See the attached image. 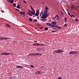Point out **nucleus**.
Returning <instances> with one entry per match:
<instances>
[{
  "mask_svg": "<svg viewBox=\"0 0 79 79\" xmlns=\"http://www.w3.org/2000/svg\"><path fill=\"white\" fill-rule=\"evenodd\" d=\"M39 10H37V12L35 14V15L36 16H39Z\"/></svg>",
  "mask_w": 79,
  "mask_h": 79,
  "instance_id": "39448f33",
  "label": "nucleus"
},
{
  "mask_svg": "<svg viewBox=\"0 0 79 79\" xmlns=\"http://www.w3.org/2000/svg\"><path fill=\"white\" fill-rule=\"evenodd\" d=\"M42 13H43L42 12H41L40 13V16H42Z\"/></svg>",
  "mask_w": 79,
  "mask_h": 79,
  "instance_id": "393cba45",
  "label": "nucleus"
},
{
  "mask_svg": "<svg viewBox=\"0 0 79 79\" xmlns=\"http://www.w3.org/2000/svg\"><path fill=\"white\" fill-rule=\"evenodd\" d=\"M61 13L62 15H63V13L61 11Z\"/></svg>",
  "mask_w": 79,
  "mask_h": 79,
  "instance_id": "a19ab883",
  "label": "nucleus"
},
{
  "mask_svg": "<svg viewBox=\"0 0 79 79\" xmlns=\"http://www.w3.org/2000/svg\"><path fill=\"white\" fill-rule=\"evenodd\" d=\"M33 45L37 46V44H33Z\"/></svg>",
  "mask_w": 79,
  "mask_h": 79,
  "instance_id": "72a5a7b5",
  "label": "nucleus"
},
{
  "mask_svg": "<svg viewBox=\"0 0 79 79\" xmlns=\"http://www.w3.org/2000/svg\"><path fill=\"white\" fill-rule=\"evenodd\" d=\"M39 25V26H40V25Z\"/></svg>",
  "mask_w": 79,
  "mask_h": 79,
  "instance_id": "5fc2aeb1",
  "label": "nucleus"
},
{
  "mask_svg": "<svg viewBox=\"0 0 79 79\" xmlns=\"http://www.w3.org/2000/svg\"><path fill=\"white\" fill-rule=\"evenodd\" d=\"M67 24H64V27H66V26H67Z\"/></svg>",
  "mask_w": 79,
  "mask_h": 79,
  "instance_id": "2f4dec72",
  "label": "nucleus"
},
{
  "mask_svg": "<svg viewBox=\"0 0 79 79\" xmlns=\"http://www.w3.org/2000/svg\"><path fill=\"white\" fill-rule=\"evenodd\" d=\"M16 68H20L21 69V68H23V67L22 66H17L16 67Z\"/></svg>",
  "mask_w": 79,
  "mask_h": 79,
  "instance_id": "9d476101",
  "label": "nucleus"
},
{
  "mask_svg": "<svg viewBox=\"0 0 79 79\" xmlns=\"http://www.w3.org/2000/svg\"><path fill=\"white\" fill-rule=\"evenodd\" d=\"M30 16H32V14H30Z\"/></svg>",
  "mask_w": 79,
  "mask_h": 79,
  "instance_id": "4c0bfd02",
  "label": "nucleus"
},
{
  "mask_svg": "<svg viewBox=\"0 0 79 79\" xmlns=\"http://www.w3.org/2000/svg\"><path fill=\"white\" fill-rule=\"evenodd\" d=\"M20 13L21 14H22V15H24V16H25V12H22L21 11H19Z\"/></svg>",
  "mask_w": 79,
  "mask_h": 79,
  "instance_id": "1a4fd4ad",
  "label": "nucleus"
},
{
  "mask_svg": "<svg viewBox=\"0 0 79 79\" xmlns=\"http://www.w3.org/2000/svg\"><path fill=\"white\" fill-rule=\"evenodd\" d=\"M75 7V6L74 5L71 6V9H72V10H73L74 8Z\"/></svg>",
  "mask_w": 79,
  "mask_h": 79,
  "instance_id": "f8f14e48",
  "label": "nucleus"
},
{
  "mask_svg": "<svg viewBox=\"0 0 79 79\" xmlns=\"http://www.w3.org/2000/svg\"><path fill=\"white\" fill-rule=\"evenodd\" d=\"M61 29V27H59V29Z\"/></svg>",
  "mask_w": 79,
  "mask_h": 79,
  "instance_id": "603ef678",
  "label": "nucleus"
},
{
  "mask_svg": "<svg viewBox=\"0 0 79 79\" xmlns=\"http://www.w3.org/2000/svg\"><path fill=\"white\" fill-rule=\"evenodd\" d=\"M41 72L40 71H37L36 72V74H40Z\"/></svg>",
  "mask_w": 79,
  "mask_h": 79,
  "instance_id": "2eb2a0df",
  "label": "nucleus"
},
{
  "mask_svg": "<svg viewBox=\"0 0 79 79\" xmlns=\"http://www.w3.org/2000/svg\"><path fill=\"white\" fill-rule=\"evenodd\" d=\"M40 55V56L42 55V54H40L39 53H35V56H39Z\"/></svg>",
  "mask_w": 79,
  "mask_h": 79,
  "instance_id": "423d86ee",
  "label": "nucleus"
},
{
  "mask_svg": "<svg viewBox=\"0 0 79 79\" xmlns=\"http://www.w3.org/2000/svg\"><path fill=\"white\" fill-rule=\"evenodd\" d=\"M56 17H58V18H59V17H59L58 15H56Z\"/></svg>",
  "mask_w": 79,
  "mask_h": 79,
  "instance_id": "c9c22d12",
  "label": "nucleus"
},
{
  "mask_svg": "<svg viewBox=\"0 0 79 79\" xmlns=\"http://www.w3.org/2000/svg\"><path fill=\"white\" fill-rule=\"evenodd\" d=\"M9 2L10 3H13V0H11L10 1H9Z\"/></svg>",
  "mask_w": 79,
  "mask_h": 79,
  "instance_id": "dca6fc26",
  "label": "nucleus"
},
{
  "mask_svg": "<svg viewBox=\"0 0 79 79\" xmlns=\"http://www.w3.org/2000/svg\"><path fill=\"white\" fill-rule=\"evenodd\" d=\"M36 45H37V46H39V45L41 46L42 45V44H36Z\"/></svg>",
  "mask_w": 79,
  "mask_h": 79,
  "instance_id": "4be33fe9",
  "label": "nucleus"
},
{
  "mask_svg": "<svg viewBox=\"0 0 79 79\" xmlns=\"http://www.w3.org/2000/svg\"><path fill=\"white\" fill-rule=\"evenodd\" d=\"M39 18H40V17L39 16H38L37 17V19H39Z\"/></svg>",
  "mask_w": 79,
  "mask_h": 79,
  "instance_id": "58836bf2",
  "label": "nucleus"
},
{
  "mask_svg": "<svg viewBox=\"0 0 79 79\" xmlns=\"http://www.w3.org/2000/svg\"><path fill=\"white\" fill-rule=\"evenodd\" d=\"M67 11H68V10H67Z\"/></svg>",
  "mask_w": 79,
  "mask_h": 79,
  "instance_id": "4d7b16f0",
  "label": "nucleus"
},
{
  "mask_svg": "<svg viewBox=\"0 0 79 79\" xmlns=\"http://www.w3.org/2000/svg\"><path fill=\"white\" fill-rule=\"evenodd\" d=\"M30 13H31L32 15H34V13H33V12L31 10Z\"/></svg>",
  "mask_w": 79,
  "mask_h": 79,
  "instance_id": "5701e85b",
  "label": "nucleus"
},
{
  "mask_svg": "<svg viewBox=\"0 0 79 79\" xmlns=\"http://www.w3.org/2000/svg\"><path fill=\"white\" fill-rule=\"evenodd\" d=\"M47 14V10H45L44 13L42 14V16L40 17V18H43L42 19H40V21H47V19L45 18H47L48 17Z\"/></svg>",
  "mask_w": 79,
  "mask_h": 79,
  "instance_id": "f257e3e1",
  "label": "nucleus"
},
{
  "mask_svg": "<svg viewBox=\"0 0 79 79\" xmlns=\"http://www.w3.org/2000/svg\"><path fill=\"white\" fill-rule=\"evenodd\" d=\"M23 2H25V4H26V2H25V1H23Z\"/></svg>",
  "mask_w": 79,
  "mask_h": 79,
  "instance_id": "79ce46f5",
  "label": "nucleus"
},
{
  "mask_svg": "<svg viewBox=\"0 0 79 79\" xmlns=\"http://www.w3.org/2000/svg\"><path fill=\"white\" fill-rule=\"evenodd\" d=\"M75 22H78V19H75Z\"/></svg>",
  "mask_w": 79,
  "mask_h": 79,
  "instance_id": "a878e982",
  "label": "nucleus"
},
{
  "mask_svg": "<svg viewBox=\"0 0 79 79\" xmlns=\"http://www.w3.org/2000/svg\"><path fill=\"white\" fill-rule=\"evenodd\" d=\"M29 56H32V55H31V54H29Z\"/></svg>",
  "mask_w": 79,
  "mask_h": 79,
  "instance_id": "a18cd8bd",
  "label": "nucleus"
},
{
  "mask_svg": "<svg viewBox=\"0 0 79 79\" xmlns=\"http://www.w3.org/2000/svg\"><path fill=\"white\" fill-rule=\"evenodd\" d=\"M72 18H73V17H74V16L73 15H72Z\"/></svg>",
  "mask_w": 79,
  "mask_h": 79,
  "instance_id": "de8ad7c7",
  "label": "nucleus"
},
{
  "mask_svg": "<svg viewBox=\"0 0 79 79\" xmlns=\"http://www.w3.org/2000/svg\"><path fill=\"white\" fill-rule=\"evenodd\" d=\"M56 31H52V32H55Z\"/></svg>",
  "mask_w": 79,
  "mask_h": 79,
  "instance_id": "f704fd0d",
  "label": "nucleus"
},
{
  "mask_svg": "<svg viewBox=\"0 0 79 79\" xmlns=\"http://www.w3.org/2000/svg\"><path fill=\"white\" fill-rule=\"evenodd\" d=\"M15 10H16V11H20V10H19V9H16V8L15 9Z\"/></svg>",
  "mask_w": 79,
  "mask_h": 79,
  "instance_id": "c85d7f7f",
  "label": "nucleus"
},
{
  "mask_svg": "<svg viewBox=\"0 0 79 79\" xmlns=\"http://www.w3.org/2000/svg\"><path fill=\"white\" fill-rule=\"evenodd\" d=\"M78 53V52L75 51H71L69 53V54H73H73H74L75 55V54H77Z\"/></svg>",
  "mask_w": 79,
  "mask_h": 79,
  "instance_id": "7ed1b4c3",
  "label": "nucleus"
},
{
  "mask_svg": "<svg viewBox=\"0 0 79 79\" xmlns=\"http://www.w3.org/2000/svg\"><path fill=\"white\" fill-rule=\"evenodd\" d=\"M8 38L7 37H0V40H6V39H8Z\"/></svg>",
  "mask_w": 79,
  "mask_h": 79,
  "instance_id": "20e7f679",
  "label": "nucleus"
},
{
  "mask_svg": "<svg viewBox=\"0 0 79 79\" xmlns=\"http://www.w3.org/2000/svg\"><path fill=\"white\" fill-rule=\"evenodd\" d=\"M5 25L6 27H8L9 28H11V27H10V25L9 24L7 23H6L5 24Z\"/></svg>",
  "mask_w": 79,
  "mask_h": 79,
  "instance_id": "0eeeda50",
  "label": "nucleus"
},
{
  "mask_svg": "<svg viewBox=\"0 0 79 79\" xmlns=\"http://www.w3.org/2000/svg\"><path fill=\"white\" fill-rule=\"evenodd\" d=\"M52 24H54V25H56V22H53L51 23Z\"/></svg>",
  "mask_w": 79,
  "mask_h": 79,
  "instance_id": "9b49d317",
  "label": "nucleus"
},
{
  "mask_svg": "<svg viewBox=\"0 0 79 79\" xmlns=\"http://www.w3.org/2000/svg\"><path fill=\"white\" fill-rule=\"evenodd\" d=\"M73 0V1H75V0Z\"/></svg>",
  "mask_w": 79,
  "mask_h": 79,
  "instance_id": "6e6d98bb",
  "label": "nucleus"
},
{
  "mask_svg": "<svg viewBox=\"0 0 79 79\" xmlns=\"http://www.w3.org/2000/svg\"><path fill=\"white\" fill-rule=\"evenodd\" d=\"M68 14L71 17V18H72V15H71V14H69V13H68Z\"/></svg>",
  "mask_w": 79,
  "mask_h": 79,
  "instance_id": "473e14b6",
  "label": "nucleus"
},
{
  "mask_svg": "<svg viewBox=\"0 0 79 79\" xmlns=\"http://www.w3.org/2000/svg\"><path fill=\"white\" fill-rule=\"evenodd\" d=\"M40 29H43V27H40Z\"/></svg>",
  "mask_w": 79,
  "mask_h": 79,
  "instance_id": "ea45409f",
  "label": "nucleus"
},
{
  "mask_svg": "<svg viewBox=\"0 0 79 79\" xmlns=\"http://www.w3.org/2000/svg\"><path fill=\"white\" fill-rule=\"evenodd\" d=\"M36 16V15H33V17H35V16Z\"/></svg>",
  "mask_w": 79,
  "mask_h": 79,
  "instance_id": "09e8293b",
  "label": "nucleus"
},
{
  "mask_svg": "<svg viewBox=\"0 0 79 79\" xmlns=\"http://www.w3.org/2000/svg\"><path fill=\"white\" fill-rule=\"evenodd\" d=\"M54 52L57 53H62V52H63V50L62 49H59L55 50L54 51Z\"/></svg>",
  "mask_w": 79,
  "mask_h": 79,
  "instance_id": "f03ea898",
  "label": "nucleus"
},
{
  "mask_svg": "<svg viewBox=\"0 0 79 79\" xmlns=\"http://www.w3.org/2000/svg\"><path fill=\"white\" fill-rule=\"evenodd\" d=\"M31 8L32 11L34 10V8H33L32 7V6H31Z\"/></svg>",
  "mask_w": 79,
  "mask_h": 79,
  "instance_id": "7c9ffc66",
  "label": "nucleus"
},
{
  "mask_svg": "<svg viewBox=\"0 0 79 79\" xmlns=\"http://www.w3.org/2000/svg\"><path fill=\"white\" fill-rule=\"evenodd\" d=\"M12 5L14 7H16V3H13Z\"/></svg>",
  "mask_w": 79,
  "mask_h": 79,
  "instance_id": "a211bd4d",
  "label": "nucleus"
},
{
  "mask_svg": "<svg viewBox=\"0 0 79 79\" xmlns=\"http://www.w3.org/2000/svg\"><path fill=\"white\" fill-rule=\"evenodd\" d=\"M57 26V25H54L53 24H52L51 26V27H56Z\"/></svg>",
  "mask_w": 79,
  "mask_h": 79,
  "instance_id": "4468645a",
  "label": "nucleus"
},
{
  "mask_svg": "<svg viewBox=\"0 0 79 79\" xmlns=\"http://www.w3.org/2000/svg\"><path fill=\"white\" fill-rule=\"evenodd\" d=\"M29 20L30 22H31V21H32L33 20L31 18H30L29 19Z\"/></svg>",
  "mask_w": 79,
  "mask_h": 79,
  "instance_id": "6ab92c4d",
  "label": "nucleus"
},
{
  "mask_svg": "<svg viewBox=\"0 0 79 79\" xmlns=\"http://www.w3.org/2000/svg\"><path fill=\"white\" fill-rule=\"evenodd\" d=\"M65 21H67L68 20L67 19V17H65V18L64 19Z\"/></svg>",
  "mask_w": 79,
  "mask_h": 79,
  "instance_id": "cd10ccee",
  "label": "nucleus"
},
{
  "mask_svg": "<svg viewBox=\"0 0 79 79\" xmlns=\"http://www.w3.org/2000/svg\"><path fill=\"white\" fill-rule=\"evenodd\" d=\"M33 22H37V20L36 19H34V20Z\"/></svg>",
  "mask_w": 79,
  "mask_h": 79,
  "instance_id": "b1692460",
  "label": "nucleus"
},
{
  "mask_svg": "<svg viewBox=\"0 0 79 79\" xmlns=\"http://www.w3.org/2000/svg\"><path fill=\"white\" fill-rule=\"evenodd\" d=\"M66 22H67V21H65V23H66Z\"/></svg>",
  "mask_w": 79,
  "mask_h": 79,
  "instance_id": "3c124183",
  "label": "nucleus"
},
{
  "mask_svg": "<svg viewBox=\"0 0 79 79\" xmlns=\"http://www.w3.org/2000/svg\"><path fill=\"white\" fill-rule=\"evenodd\" d=\"M74 10H76V8H74Z\"/></svg>",
  "mask_w": 79,
  "mask_h": 79,
  "instance_id": "8fccbe9b",
  "label": "nucleus"
},
{
  "mask_svg": "<svg viewBox=\"0 0 79 79\" xmlns=\"http://www.w3.org/2000/svg\"><path fill=\"white\" fill-rule=\"evenodd\" d=\"M45 9H46V10H45L44 13H45V11H46V10H47H47H48V7L46 6V7Z\"/></svg>",
  "mask_w": 79,
  "mask_h": 79,
  "instance_id": "f3484780",
  "label": "nucleus"
},
{
  "mask_svg": "<svg viewBox=\"0 0 79 79\" xmlns=\"http://www.w3.org/2000/svg\"><path fill=\"white\" fill-rule=\"evenodd\" d=\"M17 8H18L19 9L20 8V6L19 5V4H18L17 6H16Z\"/></svg>",
  "mask_w": 79,
  "mask_h": 79,
  "instance_id": "aec40b11",
  "label": "nucleus"
},
{
  "mask_svg": "<svg viewBox=\"0 0 79 79\" xmlns=\"http://www.w3.org/2000/svg\"><path fill=\"white\" fill-rule=\"evenodd\" d=\"M31 56H34V55L35 56V53H32V54H31Z\"/></svg>",
  "mask_w": 79,
  "mask_h": 79,
  "instance_id": "c756f323",
  "label": "nucleus"
},
{
  "mask_svg": "<svg viewBox=\"0 0 79 79\" xmlns=\"http://www.w3.org/2000/svg\"><path fill=\"white\" fill-rule=\"evenodd\" d=\"M27 13L28 14V15H29L30 13L29 12H27Z\"/></svg>",
  "mask_w": 79,
  "mask_h": 79,
  "instance_id": "49530a36",
  "label": "nucleus"
},
{
  "mask_svg": "<svg viewBox=\"0 0 79 79\" xmlns=\"http://www.w3.org/2000/svg\"><path fill=\"white\" fill-rule=\"evenodd\" d=\"M31 68H34V66L32 65H31Z\"/></svg>",
  "mask_w": 79,
  "mask_h": 79,
  "instance_id": "e433bc0d",
  "label": "nucleus"
},
{
  "mask_svg": "<svg viewBox=\"0 0 79 79\" xmlns=\"http://www.w3.org/2000/svg\"><path fill=\"white\" fill-rule=\"evenodd\" d=\"M32 11L33 12V14L34 15H35V10H32Z\"/></svg>",
  "mask_w": 79,
  "mask_h": 79,
  "instance_id": "412c9836",
  "label": "nucleus"
},
{
  "mask_svg": "<svg viewBox=\"0 0 79 79\" xmlns=\"http://www.w3.org/2000/svg\"><path fill=\"white\" fill-rule=\"evenodd\" d=\"M48 29V28L47 27H45L44 29V30H45L46 31H47Z\"/></svg>",
  "mask_w": 79,
  "mask_h": 79,
  "instance_id": "bb28decb",
  "label": "nucleus"
},
{
  "mask_svg": "<svg viewBox=\"0 0 79 79\" xmlns=\"http://www.w3.org/2000/svg\"><path fill=\"white\" fill-rule=\"evenodd\" d=\"M46 24L47 26H52V24L49 23H47Z\"/></svg>",
  "mask_w": 79,
  "mask_h": 79,
  "instance_id": "ddd939ff",
  "label": "nucleus"
},
{
  "mask_svg": "<svg viewBox=\"0 0 79 79\" xmlns=\"http://www.w3.org/2000/svg\"><path fill=\"white\" fill-rule=\"evenodd\" d=\"M28 11L29 12H31V10H28Z\"/></svg>",
  "mask_w": 79,
  "mask_h": 79,
  "instance_id": "37998d69",
  "label": "nucleus"
},
{
  "mask_svg": "<svg viewBox=\"0 0 79 79\" xmlns=\"http://www.w3.org/2000/svg\"><path fill=\"white\" fill-rule=\"evenodd\" d=\"M43 4H44V2H43Z\"/></svg>",
  "mask_w": 79,
  "mask_h": 79,
  "instance_id": "864d4df0",
  "label": "nucleus"
},
{
  "mask_svg": "<svg viewBox=\"0 0 79 79\" xmlns=\"http://www.w3.org/2000/svg\"><path fill=\"white\" fill-rule=\"evenodd\" d=\"M10 53H2L1 54V55H10Z\"/></svg>",
  "mask_w": 79,
  "mask_h": 79,
  "instance_id": "6e6552de",
  "label": "nucleus"
},
{
  "mask_svg": "<svg viewBox=\"0 0 79 79\" xmlns=\"http://www.w3.org/2000/svg\"><path fill=\"white\" fill-rule=\"evenodd\" d=\"M56 18V16L55 17H53V19H55V18Z\"/></svg>",
  "mask_w": 79,
  "mask_h": 79,
  "instance_id": "c03bdc74",
  "label": "nucleus"
}]
</instances>
